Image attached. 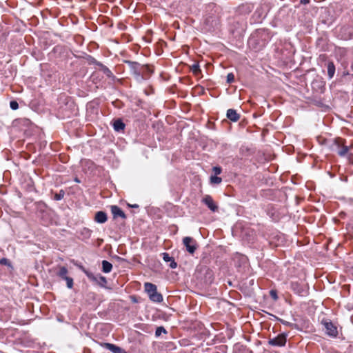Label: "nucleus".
<instances>
[{"mask_svg":"<svg viewBox=\"0 0 353 353\" xmlns=\"http://www.w3.org/2000/svg\"><path fill=\"white\" fill-rule=\"evenodd\" d=\"M142 68V74L143 75V73L148 72L152 73V70L150 68L148 65H141Z\"/></svg>","mask_w":353,"mask_h":353,"instance_id":"393cba45","label":"nucleus"},{"mask_svg":"<svg viewBox=\"0 0 353 353\" xmlns=\"http://www.w3.org/2000/svg\"><path fill=\"white\" fill-rule=\"evenodd\" d=\"M10 106L12 110H17L19 108L18 103L15 101H12L10 103Z\"/></svg>","mask_w":353,"mask_h":353,"instance_id":"bb28decb","label":"nucleus"},{"mask_svg":"<svg viewBox=\"0 0 353 353\" xmlns=\"http://www.w3.org/2000/svg\"><path fill=\"white\" fill-rule=\"evenodd\" d=\"M74 181L77 182V183H81V181L78 177H75L74 178Z\"/></svg>","mask_w":353,"mask_h":353,"instance_id":"72a5a7b5","label":"nucleus"},{"mask_svg":"<svg viewBox=\"0 0 353 353\" xmlns=\"http://www.w3.org/2000/svg\"><path fill=\"white\" fill-rule=\"evenodd\" d=\"M68 269L65 267H60L59 270L57 272V276H59L61 279H65L68 276Z\"/></svg>","mask_w":353,"mask_h":353,"instance_id":"f3484780","label":"nucleus"},{"mask_svg":"<svg viewBox=\"0 0 353 353\" xmlns=\"http://www.w3.org/2000/svg\"><path fill=\"white\" fill-rule=\"evenodd\" d=\"M130 65V68L132 72V73L135 76L137 79L138 81H141L143 79V74H142V68L141 66L134 62H128Z\"/></svg>","mask_w":353,"mask_h":353,"instance_id":"7ed1b4c3","label":"nucleus"},{"mask_svg":"<svg viewBox=\"0 0 353 353\" xmlns=\"http://www.w3.org/2000/svg\"><path fill=\"white\" fill-rule=\"evenodd\" d=\"M162 333H164V334L167 333L166 330L163 327H162V326L158 327L157 328V330H156V332H155V336L157 337H159V336H161V334Z\"/></svg>","mask_w":353,"mask_h":353,"instance_id":"412c9836","label":"nucleus"},{"mask_svg":"<svg viewBox=\"0 0 353 353\" xmlns=\"http://www.w3.org/2000/svg\"><path fill=\"white\" fill-rule=\"evenodd\" d=\"M300 3H301V4H304V5H305V4H307V3H310V0H301V1H300Z\"/></svg>","mask_w":353,"mask_h":353,"instance_id":"2f4dec72","label":"nucleus"},{"mask_svg":"<svg viewBox=\"0 0 353 353\" xmlns=\"http://www.w3.org/2000/svg\"><path fill=\"white\" fill-rule=\"evenodd\" d=\"M324 326L327 334L332 336H336L337 335V328L332 322H325Z\"/></svg>","mask_w":353,"mask_h":353,"instance_id":"423d86ee","label":"nucleus"},{"mask_svg":"<svg viewBox=\"0 0 353 353\" xmlns=\"http://www.w3.org/2000/svg\"><path fill=\"white\" fill-rule=\"evenodd\" d=\"M201 202L213 212L216 211L218 209V205L214 202V200H201Z\"/></svg>","mask_w":353,"mask_h":353,"instance_id":"f8f14e48","label":"nucleus"},{"mask_svg":"<svg viewBox=\"0 0 353 353\" xmlns=\"http://www.w3.org/2000/svg\"><path fill=\"white\" fill-rule=\"evenodd\" d=\"M163 259L165 262H170V267L172 269H174L176 268L177 264L174 261V259L170 256L168 253L163 252L162 253Z\"/></svg>","mask_w":353,"mask_h":353,"instance_id":"1a4fd4ad","label":"nucleus"},{"mask_svg":"<svg viewBox=\"0 0 353 353\" xmlns=\"http://www.w3.org/2000/svg\"><path fill=\"white\" fill-rule=\"evenodd\" d=\"M103 345L105 348L112 352L113 353H124L123 350L114 344L105 343Z\"/></svg>","mask_w":353,"mask_h":353,"instance_id":"9b49d317","label":"nucleus"},{"mask_svg":"<svg viewBox=\"0 0 353 353\" xmlns=\"http://www.w3.org/2000/svg\"><path fill=\"white\" fill-rule=\"evenodd\" d=\"M107 219V214L103 211H99L95 214L94 221L99 223H104Z\"/></svg>","mask_w":353,"mask_h":353,"instance_id":"6e6552de","label":"nucleus"},{"mask_svg":"<svg viewBox=\"0 0 353 353\" xmlns=\"http://www.w3.org/2000/svg\"><path fill=\"white\" fill-rule=\"evenodd\" d=\"M295 199H300V198H299V196H295Z\"/></svg>","mask_w":353,"mask_h":353,"instance_id":"c9c22d12","label":"nucleus"},{"mask_svg":"<svg viewBox=\"0 0 353 353\" xmlns=\"http://www.w3.org/2000/svg\"><path fill=\"white\" fill-rule=\"evenodd\" d=\"M234 74L232 73H229L227 75V82L229 83H231L234 81Z\"/></svg>","mask_w":353,"mask_h":353,"instance_id":"a878e982","label":"nucleus"},{"mask_svg":"<svg viewBox=\"0 0 353 353\" xmlns=\"http://www.w3.org/2000/svg\"><path fill=\"white\" fill-rule=\"evenodd\" d=\"M64 280L66 281L67 287L69 289L72 288V287H73V279H72V278L67 276Z\"/></svg>","mask_w":353,"mask_h":353,"instance_id":"5701e85b","label":"nucleus"},{"mask_svg":"<svg viewBox=\"0 0 353 353\" xmlns=\"http://www.w3.org/2000/svg\"><path fill=\"white\" fill-rule=\"evenodd\" d=\"M0 264L1 265H9V261L7 259L3 258L0 259Z\"/></svg>","mask_w":353,"mask_h":353,"instance_id":"c85d7f7f","label":"nucleus"},{"mask_svg":"<svg viewBox=\"0 0 353 353\" xmlns=\"http://www.w3.org/2000/svg\"><path fill=\"white\" fill-rule=\"evenodd\" d=\"M128 205L132 208H139V205H137V204H133V205L128 204Z\"/></svg>","mask_w":353,"mask_h":353,"instance_id":"473e14b6","label":"nucleus"},{"mask_svg":"<svg viewBox=\"0 0 353 353\" xmlns=\"http://www.w3.org/2000/svg\"><path fill=\"white\" fill-rule=\"evenodd\" d=\"M150 299L153 302L161 303L163 301V296L157 292H154L149 296Z\"/></svg>","mask_w":353,"mask_h":353,"instance_id":"4468645a","label":"nucleus"},{"mask_svg":"<svg viewBox=\"0 0 353 353\" xmlns=\"http://www.w3.org/2000/svg\"><path fill=\"white\" fill-rule=\"evenodd\" d=\"M212 170L216 176L221 173V168L220 167L215 166L213 168Z\"/></svg>","mask_w":353,"mask_h":353,"instance_id":"cd10ccee","label":"nucleus"},{"mask_svg":"<svg viewBox=\"0 0 353 353\" xmlns=\"http://www.w3.org/2000/svg\"><path fill=\"white\" fill-rule=\"evenodd\" d=\"M114 130L117 132H120L125 128V124L121 119H117L113 123Z\"/></svg>","mask_w":353,"mask_h":353,"instance_id":"2eb2a0df","label":"nucleus"},{"mask_svg":"<svg viewBox=\"0 0 353 353\" xmlns=\"http://www.w3.org/2000/svg\"><path fill=\"white\" fill-rule=\"evenodd\" d=\"M221 181V178L217 176H212L210 177V183L212 184H219Z\"/></svg>","mask_w":353,"mask_h":353,"instance_id":"4be33fe9","label":"nucleus"},{"mask_svg":"<svg viewBox=\"0 0 353 353\" xmlns=\"http://www.w3.org/2000/svg\"><path fill=\"white\" fill-rule=\"evenodd\" d=\"M145 291L148 294V296L157 290V286L151 283H145L144 285Z\"/></svg>","mask_w":353,"mask_h":353,"instance_id":"ddd939ff","label":"nucleus"},{"mask_svg":"<svg viewBox=\"0 0 353 353\" xmlns=\"http://www.w3.org/2000/svg\"><path fill=\"white\" fill-rule=\"evenodd\" d=\"M102 67V70L105 75L108 77H111L112 75V72L105 65L103 64H100Z\"/></svg>","mask_w":353,"mask_h":353,"instance_id":"b1692460","label":"nucleus"},{"mask_svg":"<svg viewBox=\"0 0 353 353\" xmlns=\"http://www.w3.org/2000/svg\"><path fill=\"white\" fill-rule=\"evenodd\" d=\"M80 269L85 274V275L90 280L96 282L101 286L104 287L107 283L106 278L104 277L103 276H101L100 274L95 275L93 273L90 272V271L87 270L83 266H80Z\"/></svg>","mask_w":353,"mask_h":353,"instance_id":"f03ea898","label":"nucleus"},{"mask_svg":"<svg viewBox=\"0 0 353 353\" xmlns=\"http://www.w3.org/2000/svg\"><path fill=\"white\" fill-rule=\"evenodd\" d=\"M111 212L113 215V218L116 219L117 217H121L123 219H125L126 218V216L123 210L120 208H119L117 205H112L111 206Z\"/></svg>","mask_w":353,"mask_h":353,"instance_id":"0eeeda50","label":"nucleus"},{"mask_svg":"<svg viewBox=\"0 0 353 353\" xmlns=\"http://www.w3.org/2000/svg\"><path fill=\"white\" fill-rule=\"evenodd\" d=\"M55 199H60V196H59V195H57H57H56V196H55Z\"/></svg>","mask_w":353,"mask_h":353,"instance_id":"f704fd0d","label":"nucleus"},{"mask_svg":"<svg viewBox=\"0 0 353 353\" xmlns=\"http://www.w3.org/2000/svg\"><path fill=\"white\" fill-rule=\"evenodd\" d=\"M191 70L194 75H199L201 73V70L198 63L193 64L191 67Z\"/></svg>","mask_w":353,"mask_h":353,"instance_id":"aec40b11","label":"nucleus"},{"mask_svg":"<svg viewBox=\"0 0 353 353\" xmlns=\"http://www.w3.org/2000/svg\"><path fill=\"white\" fill-rule=\"evenodd\" d=\"M286 336H287V335L285 334H283V333L281 334L278 335L276 337L270 339L268 341V343L272 346H278V347L284 346L286 343Z\"/></svg>","mask_w":353,"mask_h":353,"instance_id":"20e7f679","label":"nucleus"},{"mask_svg":"<svg viewBox=\"0 0 353 353\" xmlns=\"http://www.w3.org/2000/svg\"><path fill=\"white\" fill-rule=\"evenodd\" d=\"M292 288L298 294H301L303 292V289L297 282L292 283Z\"/></svg>","mask_w":353,"mask_h":353,"instance_id":"6ab92c4d","label":"nucleus"},{"mask_svg":"<svg viewBox=\"0 0 353 353\" xmlns=\"http://www.w3.org/2000/svg\"><path fill=\"white\" fill-rule=\"evenodd\" d=\"M83 232L88 237H89L90 236V234H91V231L89 229H87V228H84Z\"/></svg>","mask_w":353,"mask_h":353,"instance_id":"c756f323","label":"nucleus"},{"mask_svg":"<svg viewBox=\"0 0 353 353\" xmlns=\"http://www.w3.org/2000/svg\"><path fill=\"white\" fill-rule=\"evenodd\" d=\"M335 72V66L332 62H329L327 63V74L330 79H332L334 77Z\"/></svg>","mask_w":353,"mask_h":353,"instance_id":"a211bd4d","label":"nucleus"},{"mask_svg":"<svg viewBox=\"0 0 353 353\" xmlns=\"http://www.w3.org/2000/svg\"><path fill=\"white\" fill-rule=\"evenodd\" d=\"M183 243L186 248V250L190 254H193L196 250V241L192 237H184Z\"/></svg>","mask_w":353,"mask_h":353,"instance_id":"39448f33","label":"nucleus"},{"mask_svg":"<svg viewBox=\"0 0 353 353\" xmlns=\"http://www.w3.org/2000/svg\"><path fill=\"white\" fill-rule=\"evenodd\" d=\"M345 140L336 138L331 145L332 150L336 152L341 157L345 156L348 153L349 147L345 145Z\"/></svg>","mask_w":353,"mask_h":353,"instance_id":"f257e3e1","label":"nucleus"},{"mask_svg":"<svg viewBox=\"0 0 353 353\" xmlns=\"http://www.w3.org/2000/svg\"><path fill=\"white\" fill-rule=\"evenodd\" d=\"M270 294H271V296L274 299H277V295H276V292H274V291H271L270 292Z\"/></svg>","mask_w":353,"mask_h":353,"instance_id":"7c9ffc66","label":"nucleus"},{"mask_svg":"<svg viewBox=\"0 0 353 353\" xmlns=\"http://www.w3.org/2000/svg\"><path fill=\"white\" fill-rule=\"evenodd\" d=\"M227 117L233 122H236L239 119V114L234 109H229L227 111Z\"/></svg>","mask_w":353,"mask_h":353,"instance_id":"9d476101","label":"nucleus"},{"mask_svg":"<svg viewBox=\"0 0 353 353\" xmlns=\"http://www.w3.org/2000/svg\"><path fill=\"white\" fill-rule=\"evenodd\" d=\"M112 269V265L110 262H108L105 260H103L102 261V270H103V272L109 273L111 272Z\"/></svg>","mask_w":353,"mask_h":353,"instance_id":"dca6fc26","label":"nucleus"}]
</instances>
